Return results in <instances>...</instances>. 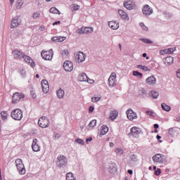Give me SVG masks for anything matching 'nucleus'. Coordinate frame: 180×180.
Masks as SVG:
<instances>
[{
	"label": "nucleus",
	"mask_w": 180,
	"mask_h": 180,
	"mask_svg": "<svg viewBox=\"0 0 180 180\" xmlns=\"http://www.w3.org/2000/svg\"><path fill=\"white\" fill-rule=\"evenodd\" d=\"M67 158L64 155H58L57 158L56 165L59 168H64L67 165Z\"/></svg>",
	"instance_id": "f03ea898"
},
{
	"label": "nucleus",
	"mask_w": 180,
	"mask_h": 180,
	"mask_svg": "<svg viewBox=\"0 0 180 180\" xmlns=\"http://www.w3.org/2000/svg\"><path fill=\"white\" fill-rule=\"evenodd\" d=\"M84 27H82V28H79L76 30V33H77L78 34H85L84 32Z\"/></svg>",
	"instance_id": "58836bf2"
},
{
	"label": "nucleus",
	"mask_w": 180,
	"mask_h": 180,
	"mask_svg": "<svg viewBox=\"0 0 180 180\" xmlns=\"http://www.w3.org/2000/svg\"><path fill=\"white\" fill-rule=\"evenodd\" d=\"M20 25V18L18 16H15L13 18L11 21V29H14V27H18Z\"/></svg>",
	"instance_id": "dca6fc26"
},
{
	"label": "nucleus",
	"mask_w": 180,
	"mask_h": 180,
	"mask_svg": "<svg viewBox=\"0 0 180 180\" xmlns=\"http://www.w3.org/2000/svg\"><path fill=\"white\" fill-rule=\"evenodd\" d=\"M41 88L44 94H47L50 91V86L49 85V82L46 79L41 81Z\"/></svg>",
	"instance_id": "f8f14e48"
},
{
	"label": "nucleus",
	"mask_w": 180,
	"mask_h": 180,
	"mask_svg": "<svg viewBox=\"0 0 180 180\" xmlns=\"http://www.w3.org/2000/svg\"><path fill=\"white\" fill-rule=\"evenodd\" d=\"M78 79H79V81H80V82H89V80H88V76L85 73L79 74V77H78Z\"/></svg>",
	"instance_id": "aec40b11"
},
{
	"label": "nucleus",
	"mask_w": 180,
	"mask_h": 180,
	"mask_svg": "<svg viewBox=\"0 0 180 180\" xmlns=\"http://www.w3.org/2000/svg\"><path fill=\"white\" fill-rule=\"evenodd\" d=\"M161 106H162V109L163 110H165V112H169V110H171V106L165 103H162Z\"/></svg>",
	"instance_id": "473e14b6"
},
{
	"label": "nucleus",
	"mask_w": 180,
	"mask_h": 180,
	"mask_svg": "<svg viewBox=\"0 0 180 180\" xmlns=\"http://www.w3.org/2000/svg\"><path fill=\"white\" fill-rule=\"evenodd\" d=\"M91 140H92V137H89L86 139V143H88V141H91Z\"/></svg>",
	"instance_id": "e2e57ef3"
},
{
	"label": "nucleus",
	"mask_w": 180,
	"mask_h": 180,
	"mask_svg": "<svg viewBox=\"0 0 180 180\" xmlns=\"http://www.w3.org/2000/svg\"><path fill=\"white\" fill-rule=\"evenodd\" d=\"M176 50V47L167 49V54H174V51Z\"/></svg>",
	"instance_id": "a18cd8bd"
},
{
	"label": "nucleus",
	"mask_w": 180,
	"mask_h": 180,
	"mask_svg": "<svg viewBox=\"0 0 180 180\" xmlns=\"http://www.w3.org/2000/svg\"><path fill=\"white\" fill-rule=\"evenodd\" d=\"M160 56H164V54H165V53H164L163 50H161V51H160Z\"/></svg>",
	"instance_id": "0e129e2a"
},
{
	"label": "nucleus",
	"mask_w": 180,
	"mask_h": 180,
	"mask_svg": "<svg viewBox=\"0 0 180 180\" xmlns=\"http://www.w3.org/2000/svg\"><path fill=\"white\" fill-rule=\"evenodd\" d=\"M142 12L145 16H150V15H153V8L150 7V6L146 4L143 6V8L142 9Z\"/></svg>",
	"instance_id": "1a4fd4ad"
},
{
	"label": "nucleus",
	"mask_w": 180,
	"mask_h": 180,
	"mask_svg": "<svg viewBox=\"0 0 180 180\" xmlns=\"http://www.w3.org/2000/svg\"><path fill=\"white\" fill-rule=\"evenodd\" d=\"M115 153L119 155H123V149L122 148H117L115 149Z\"/></svg>",
	"instance_id": "79ce46f5"
},
{
	"label": "nucleus",
	"mask_w": 180,
	"mask_h": 180,
	"mask_svg": "<svg viewBox=\"0 0 180 180\" xmlns=\"http://www.w3.org/2000/svg\"><path fill=\"white\" fill-rule=\"evenodd\" d=\"M63 56H68V50H64L62 53Z\"/></svg>",
	"instance_id": "6e6d98bb"
},
{
	"label": "nucleus",
	"mask_w": 180,
	"mask_h": 180,
	"mask_svg": "<svg viewBox=\"0 0 180 180\" xmlns=\"http://www.w3.org/2000/svg\"><path fill=\"white\" fill-rule=\"evenodd\" d=\"M75 143H77L78 144H81L82 146H84V144H85V142H84V141L81 139H75Z\"/></svg>",
	"instance_id": "49530a36"
},
{
	"label": "nucleus",
	"mask_w": 180,
	"mask_h": 180,
	"mask_svg": "<svg viewBox=\"0 0 180 180\" xmlns=\"http://www.w3.org/2000/svg\"><path fill=\"white\" fill-rule=\"evenodd\" d=\"M11 117L14 120H22L23 117V112L20 109H15L11 112Z\"/></svg>",
	"instance_id": "7ed1b4c3"
},
{
	"label": "nucleus",
	"mask_w": 180,
	"mask_h": 180,
	"mask_svg": "<svg viewBox=\"0 0 180 180\" xmlns=\"http://www.w3.org/2000/svg\"><path fill=\"white\" fill-rule=\"evenodd\" d=\"M40 18V13L39 12H36L32 15V18L33 19H39Z\"/></svg>",
	"instance_id": "de8ad7c7"
},
{
	"label": "nucleus",
	"mask_w": 180,
	"mask_h": 180,
	"mask_svg": "<svg viewBox=\"0 0 180 180\" xmlns=\"http://www.w3.org/2000/svg\"><path fill=\"white\" fill-rule=\"evenodd\" d=\"M56 94L58 99H63V98H64V96H65V91L62 89H60L56 91Z\"/></svg>",
	"instance_id": "a878e982"
},
{
	"label": "nucleus",
	"mask_w": 180,
	"mask_h": 180,
	"mask_svg": "<svg viewBox=\"0 0 180 180\" xmlns=\"http://www.w3.org/2000/svg\"><path fill=\"white\" fill-rule=\"evenodd\" d=\"M134 77H137V78H143V73L139 71H134L133 72Z\"/></svg>",
	"instance_id": "f704fd0d"
},
{
	"label": "nucleus",
	"mask_w": 180,
	"mask_h": 180,
	"mask_svg": "<svg viewBox=\"0 0 180 180\" xmlns=\"http://www.w3.org/2000/svg\"><path fill=\"white\" fill-rule=\"evenodd\" d=\"M137 68H141V70H143V71H148V68L143 65H138Z\"/></svg>",
	"instance_id": "a19ab883"
},
{
	"label": "nucleus",
	"mask_w": 180,
	"mask_h": 180,
	"mask_svg": "<svg viewBox=\"0 0 180 180\" xmlns=\"http://www.w3.org/2000/svg\"><path fill=\"white\" fill-rule=\"evenodd\" d=\"M22 58L24 61L27 64H30V65L32 67V68H34V67H36V63H34V60H33V59H32L30 56L24 55Z\"/></svg>",
	"instance_id": "4468645a"
},
{
	"label": "nucleus",
	"mask_w": 180,
	"mask_h": 180,
	"mask_svg": "<svg viewBox=\"0 0 180 180\" xmlns=\"http://www.w3.org/2000/svg\"><path fill=\"white\" fill-rule=\"evenodd\" d=\"M85 53L84 52H79L75 53V60L76 63H84L85 61Z\"/></svg>",
	"instance_id": "0eeeda50"
},
{
	"label": "nucleus",
	"mask_w": 180,
	"mask_h": 180,
	"mask_svg": "<svg viewBox=\"0 0 180 180\" xmlns=\"http://www.w3.org/2000/svg\"><path fill=\"white\" fill-rule=\"evenodd\" d=\"M51 40L53 41H57L58 43H61L65 40V37H53Z\"/></svg>",
	"instance_id": "bb28decb"
},
{
	"label": "nucleus",
	"mask_w": 180,
	"mask_h": 180,
	"mask_svg": "<svg viewBox=\"0 0 180 180\" xmlns=\"http://www.w3.org/2000/svg\"><path fill=\"white\" fill-rule=\"evenodd\" d=\"M32 148L33 151H34L35 153L40 151V145H39V141L37 140V139H33Z\"/></svg>",
	"instance_id": "2eb2a0df"
},
{
	"label": "nucleus",
	"mask_w": 180,
	"mask_h": 180,
	"mask_svg": "<svg viewBox=\"0 0 180 180\" xmlns=\"http://www.w3.org/2000/svg\"><path fill=\"white\" fill-rule=\"evenodd\" d=\"M79 5L74 4H72V8L73 9V11H79Z\"/></svg>",
	"instance_id": "09e8293b"
},
{
	"label": "nucleus",
	"mask_w": 180,
	"mask_h": 180,
	"mask_svg": "<svg viewBox=\"0 0 180 180\" xmlns=\"http://www.w3.org/2000/svg\"><path fill=\"white\" fill-rule=\"evenodd\" d=\"M149 96L153 98V99H157L160 96V93L157 90H152L149 92Z\"/></svg>",
	"instance_id": "b1692460"
},
{
	"label": "nucleus",
	"mask_w": 180,
	"mask_h": 180,
	"mask_svg": "<svg viewBox=\"0 0 180 180\" xmlns=\"http://www.w3.org/2000/svg\"><path fill=\"white\" fill-rule=\"evenodd\" d=\"M129 162H136L137 161V155L131 153L129 155Z\"/></svg>",
	"instance_id": "7c9ffc66"
},
{
	"label": "nucleus",
	"mask_w": 180,
	"mask_h": 180,
	"mask_svg": "<svg viewBox=\"0 0 180 180\" xmlns=\"http://www.w3.org/2000/svg\"><path fill=\"white\" fill-rule=\"evenodd\" d=\"M94 110H95V108L94 106H90L89 108V113H92V112H94Z\"/></svg>",
	"instance_id": "5fc2aeb1"
},
{
	"label": "nucleus",
	"mask_w": 180,
	"mask_h": 180,
	"mask_svg": "<svg viewBox=\"0 0 180 180\" xmlns=\"http://www.w3.org/2000/svg\"><path fill=\"white\" fill-rule=\"evenodd\" d=\"M66 180H77L74 176V174L72 172L67 173L66 174Z\"/></svg>",
	"instance_id": "2f4dec72"
},
{
	"label": "nucleus",
	"mask_w": 180,
	"mask_h": 180,
	"mask_svg": "<svg viewBox=\"0 0 180 180\" xmlns=\"http://www.w3.org/2000/svg\"><path fill=\"white\" fill-rule=\"evenodd\" d=\"M13 54L15 58H23L25 53L18 50H15L13 51Z\"/></svg>",
	"instance_id": "412c9836"
},
{
	"label": "nucleus",
	"mask_w": 180,
	"mask_h": 180,
	"mask_svg": "<svg viewBox=\"0 0 180 180\" xmlns=\"http://www.w3.org/2000/svg\"><path fill=\"white\" fill-rule=\"evenodd\" d=\"M115 146V143L113 142L110 143V147H113Z\"/></svg>",
	"instance_id": "338daca9"
},
{
	"label": "nucleus",
	"mask_w": 180,
	"mask_h": 180,
	"mask_svg": "<svg viewBox=\"0 0 180 180\" xmlns=\"http://www.w3.org/2000/svg\"><path fill=\"white\" fill-rule=\"evenodd\" d=\"M174 63V57L168 56L165 59V63L167 65H171Z\"/></svg>",
	"instance_id": "c85d7f7f"
},
{
	"label": "nucleus",
	"mask_w": 180,
	"mask_h": 180,
	"mask_svg": "<svg viewBox=\"0 0 180 180\" xmlns=\"http://www.w3.org/2000/svg\"><path fill=\"white\" fill-rule=\"evenodd\" d=\"M176 77H177V78H179V79H180V69H179V70H177Z\"/></svg>",
	"instance_id": "4d7b16f0"
},
{
	"label": "nucleus",
	"mask_w": 180,
	"mask_h": 180,
	"mask_svg": "<svg viewBox=\"0 0 180 180\" xmlns=\"http://www.w3.org/2000/svg\"><path fill=\"white\" fill-rule=\"evenodd\" d=\"M50 13H58L60 15V11L57 9L56 7H52L50 8Z\"/></svg>",
	"instance_id": "e433bc0d"
},
{
	"label": "nucleus",
	"mask_w": 180,
	"mask_h": 180,
	"mask_svg": "<svg viewBox=\"0 0 180 180\" xmlns=\"http://www.w3.org/2000/svg\"><path fill=\"white\" fill-rule=\"evenodd\" d=\"M41 56L44 60L50 61L53 60V56H54V52L53 51V49H50L48 51H42L41 53Z\"/></svg>",
	"instance_id": "39448f33"
},
{
	"label": "nucleus",
	"mask_w": 180,
	"mask_h": 180,
	"mask_svg": "<svg viewBox=\"0 0 180 180\" xmlns=\"http://www.w3.org/2000/svg\"><path fill=\"white\" fill-rule=\"evenodd\" d=\"M60 24V21H56L55 22L53 23V26H56V25Z\"/></svg>",
	"instance_id": "680f3d73"
},
{
	"label": "nucleus",
	"mask_w": 180,
	"mask_h": 180,
	"mask_svg": "<svg viewBox=\"0 0 180 180\" xmlns=\"http://www.w3.org/2000/svg\"><path fill=\"white\" fill-rule=\"evenodd\" d=\"M161 174V169L158 168L155 171V175L158 176V175Z\"/></svg>",
	"instance_id": "603ef678"
},
{
	"label": "nucleus",
	"mask_w": 180,
	"mask_h": 180,
	"mask_svg": "<svg viewBox=\"0 0 180 180\" xmlns=\"http://www.w3.org/2000/svg\"><path fill=\"white\" fill-rule=\"evenodd\" d=\"M124 6L126 9H128V11H132V9L134 8V3L133 1L129 0L124 3Z\"/></svg>",
	"instance_id": "f3484780"
},
{
	"label": "nucleus",
	"mask_w": 180,
	"mask_h": 180,
	"mask_svg": "<svg viewBox=\"0 0 180 180\" xmlns=\"http://www.w3.org/2000/svg\"><path fill=\"white\" fill-rule=\"evenodd\" d=\"M118 116H119V112L116 110H113V111H111L110 114V119H111V120H115V119H117Z\"/></svg>",
	"instance_id": "cd10ccee"
},
{
	"label": "nucleus",
	"mask_w": 180,
	"mask_h": 180,
	"mask_svg": "<svg viewBox=\"0 0 180 180\" xmlns=\"http://www.w3.org/2000/svg\"><path fill=\"white\" fill-rule=\"evenodd\" d=\"M158 127H160V125H158V124H154V129H158Z\"/></svg>",
	"instance_id": "052dcab7"
},
{
	"label": "nucleus",
	"mask_w": 180,
	"mask_h": 180,
	"mask_svg": "<svg viewBox=\"0 0 180 180\" xmlns=\"http://www.w3.org/2000/svg\"><path fill=\"white\" fill-rule=\"evenodd\" d=\"M23 4H25L23 0H18L17 1V5H18V6H19V8H22V6H23Z\"/></svg>",
	"instance_id": "8fccbe9b"
},
{
	"label": "nucleus",
	"mask_w": 180,
	"mask_h": 180,
	"mask_svg": "<svg viewBox=\"0 0 180 180\" xmlns=\"http://www.w3.org/2000/svg\"><path fill=\"white\" fill-rule=\"evenodd\" d=\"M141 41H143V43H146V44H153V41L146 39V38H141L140 39Z\"/></svg>",
	"instance_id": "c9c22d12"
},
{
	"label": "nucleus",
	"mask_w": 180,
	"mask_h": 180,
	"mask_svg": "<svg viewBox=\"0 0 180 180\" xmlns=\"http://www.w3.org/2000/svg\"><path fill=\"white\" fill-rule=\"evenodd\" d=\"M153 160L154 161V162H163L162 160V156L161 155V154H156L153 157Z\"/></svg>",
	"instance_id": "5701e85b"
},
{
	"label": "nucleus",
	"mask_w": 180,
	"mask_h": 180,
	"mask_svg": "<svg viewBox=\"0 0 180 180\" xmlns=\"http://www.w3.org/2000/svg\"><path fill=\"white\" fill-rule=\"evenodd\" d=\"M109 86L113 88V86H116V74L112 73L110 77L108 79Z\"/></svg>",
	"instance_id": "9b49d317"
},
{
	"label": "nucleus",
	"mask_w": 180,
	"mask_h": 180,
	"mask_svg": "<svg viewBox=\"0 0 180 180\" xmlns=\"http://www.w3.org/2000/svg\"><path fill=\"white\" fill-rule=\"evenodd\" d=\"M146 82L148 85H155L157 84V79L154 75H152L146 79Z\"/></svg>",
	"instance_id": "a211bd4d"
},
{
	"label": "nucleus",
	"mask_w": 180,
	"mask_h": 180,
	"mask_svg": "<svg viewBox=\"0 0 180 180\" xmlns=\"http://www.w3.org/2000/svg\"><path fill=\"white\" fill-rule=\"evenodd\" d=\"M140 133H141V129H140V128L139 127H134L131 129L130 132L128 134V136H132V137H137V136H139Z\"/></svg>",
	"instance_id": "6e6552de"
},
{
	"label": "nucleus",
	"mask_w": 180,
	"mask_h": 180,
	"mask_svg": "<svg viewBox=\"0 0 180 180\" xmlns=\"http://www.w3.org/2000/svg\"><path fill=\"white\" fill-rule=\"evenodd\" d=\"M177 122H180V116L176 118Z\"/></svg>",
	"instance_id": "774afa93"
},
{
	"label": "nucleus",
	"mask_w": 180,
	"mask_h": 180,
	"mask_svg": "<svg viewBox=\"0 0 180 180\" xmlns=\"http://www.w3.org/2000/svg\"><path fill=\"white\" fill-rule=\"evenodd\" d=\"M15 167L20 175H25L26 174V169L25 168V165L22 162V159H17L15 160Z\"/></svg>",
	"instance_id": "f257e3e1"
},
{
	"label": "nucleus",
	"mask_w": 180,
	"mask_h": 180,
	"mask_svg": "<svg viewBox=\"0 0 180 180\" xmlns=\"http://www.w3.org/2000/svg\"><path fill=\"white\" fill-rule=\"evenodd\" d=\"M109 172H110V174H115V172H117V166L116 165V164L112 163L110 165Z\"/></svg>",
	"instance_id": "393cba45"
},
{
	"label": "nucleus",
	"mask_w": 180,
	"mask_h": 180,
	"mask_svg": "<svg viewBox=\"0 0 180 180\" xmlns=\"http://www.w3.org/2000/svg\"><path fill=\"white\" fill-rule=\"evenodd\" d=\"M101 101V97H92L91 101L94 103L96 102H99Z\"/></svg>",
	"instance_id": "3c124183"
},
{
	"label": "nucleus",
	"mask_w": 180,
	"mask_h": 180,
	"mask_svg": "<svg viewBox=\"0 0 180 180\" xmlns=\"http://www.w3.org/2000/svg\"><path fill=\"white\" fill-rule=\"evenodd\" d=\"M24 98H25V94H23V93L16 92L13 96L12 103H18L20 101H21V99H24Z\"/></svg>",
	"instance_id": "423d86ee"
},
{
	"label": "nucleus",
	"mask_w": 180,
	"mask_h": 180,
	"mask_svg": "<svg viewBox=\"0 0 180 180\" xmlns=\"http://www.w3.org/2000/svg\"><path fill=\"white\" fill-rule=\"evenodd\" d=\"M139 25H140L141 29H143V30H145V32H147L148 30V27H147V26H146L144 22H140Z\"/></svg>",
	"instance_id": "c03bdc74"
},
{
	"label": "nucleus",
	"mask_w": 180,
	"mask_h": 180,
	"mask_svg": "<svg viewBox=\"0 0 180 180\" xmlns=\"http://www.w3.org/2000/svg\"><path fill=\"white\" fill-rule=\"evenodd\" d=\"M118 13L120 18H122V19H124V20H129V15H127V13L123 11V10H119Z\"/></svg>",
	"instance_id": "4be33fe9"
},
{
	"label": "nucleus",
	"mask_w": 180,
	"mask_h": 180,
	"mask_svg": "<svg viewBox=\"0 0 180 180\" xmlns=\"http://www.w3.org/2000/svg\"><path fill=\"white\" fill-rule=\"evenodd\" d=\"M127 172H128V174H129V175H132V174H133V170H131V169H128Z\"/></svg>",
	"instance_id": "bf43d9fd"
},
{
	"label": "nucleus",
	"mask_w": 180,
	"mask_h": 180,
	"mask_svg": "<svg viewBox=\"0 0 180 180\" xmlns=\"http://www.w3.org/2000/svg\"><path fill=\"white\" fill-rule=\"evenodd\" d=\"M147 94V91H146V89H139V94L141 96H144V95H146Z\"/></svg>",
	"instance_id": "ea45409f"
},
{
	"label": "nucleus",
	"mask_w": 180,
	"mask_h": 180,
	"mask_svg": "<svg viewBox=\"0 0 180 180\" xmlns=\"http://www.w3.org/2000/svg\"><path fill=\"white\" fill-rule=\"evenodd\" d=\"M108 26L112 30H117V29H119V22L116 21H110L108 22Z\"/></svg>",
	"instance_id": "6ab92c4d"
},
{
	"label": "nucleus",
	"mask_w": 180,
	"mask_h": 180,
	"mask_svg": "<svg viewBox=\"0 0 180 180\" xmlns=\"http://www.w3.org/2000/svg\"><path fill=\"white\" fill-rule=\"evenodd\" d=\"M163 53H165V54H168V49H163Z\"/></svg>",
	"instance_id": "69168bd1"
},
{
	"label": "nucleus",
	"mask_w": 180,
	"mask_h": 180,
	"mask_svg": "<svg viewBox=\"0 0 180 180\" xmlns=\"http://www.w3.org/2000/svg\"><path fill=\"white\" fill-rule=\"evenodd\" d=\"M109 131V127L106 125H103L102 126V130H101V134L104 136V134H106Z\"/></svg>",
	"instance_id": "72a5a7b5"
},
{
	"label": "nucleus",
	"mask_w": 180,
	"mask_h": 180,
	"mask_svg": "<svg viewBox=\"0 0 180 180\" xmlns=\"http://www.w3.org/2000/svg\"><path fill=\"white\" fill-rule=\"evenodd\" d=\"M63 68L64 70H65L66 71H68V72H71V71L72 70H74V64H72V62L66 60L64 63H63Z\"/></svg>",
	"instance_id": "9d476101"
},
{
	"label": "nucleus",
	"mask_w": 180,
	"mask_h": 180,
	"mask_svg": "<svg viewBox=\"0 0 180 180\" xmlns=\"http://www.w3.org/2000/svg\"><path fill=\"white\" fill-rule=\"evenodd\" d=\"M20 75H22V77H25L26 75V70H25L24 69L21 70L20 71Z\"/></svg>",
	"instance_id": "864d4df0"
},
{
	"label": "nucleus",
	"mask_w": 180,
	"mask_h": 180,
	"mask_svg": "<svg viewBox=\"0 0 180 180\" xmlns=\"http://www.w3.org/2000/svg\"><path fill=\"white\" fill-rule=\"evenodd\" d=\"M89 127H95L96 126V120H93L89 124Z\"/></svg>",
	"instance_id": "37998d69"
},
{
	"label": "nucleus",
	"mask_w": 180,
	"mask_h": 180,
	"mask_svg": "<svg viewBox=\"0 0 180 180\" xmlns=\"http://www.w3.org/2000/svg\"><path fill=\"white\" fill-rule=\"evenodd\" d=\"M127 116L129 120H134V119H137V113L131 109L127 110Z\"/></svg>",
	"instance_id": "ddd939ff"
},
{
	"label": "nucleus",
	"mask_w": 180,
	"mask_h": 180,
	"mask_svg": "<svg viewBox=\"0 0 180 180\" xmlns=\"http://www.w3.org/2000/svg\"><path fill=\"white\" fill-rule=\"evenodd\" d=\"M1 117L4 122H6V120H8V112L1 111Z\"/></svg>",
	"instance_id": "c756f323"
},
{
	"label": "nucleus",
	"mask_w": 180,
	"mask_h": 180,
	"mask_svg": "<svg viewBox=\"0 0 180 180\" xmlns=\"http://www.w3.org/2000/svg\"><path fill=\"white\" fill-rule=\"evenodd\" d=\"M84 34L92 33V32H94V28H92V27H84Z\"/></svg>",
	"instance_id": "4c0bfd02"
},
{
	"label": "nucleus",
	"mask_w": 180,
	"mask_h": 180,
	"mask_svg": "<svg viewBox=\"0 0 180 180\" xmlns=\"http://www.w3.org/2000/svg\"><path fill=\"white\" fill-rule=\"evenodd\" d=\"M38 124L39 127H42V129H46V127H49L50 126V121L49 120V118L46 116H43L39 118L38 121Z\"/></svg>",
	"instance_id": "20e7f679"
},
{
	"label": "nucleus",
	"mask_w": 180,
	"mask_h": 180,
	"mask_svg": "<svg viewBox=\"0 0 180 180\" xmlns=\"http://www.w3.org/2000/svg\"><path fill=\"white\" fill-rule=\"evenodd\" d=\"M146 115H149L150 116L153 115V112L151 111H150V110L146 111Z\"/></svg>",
	"instance_id": "13d9d810"
}]
</instances>
